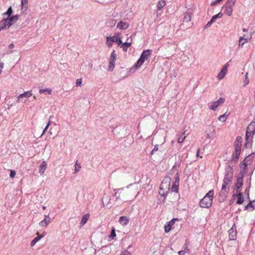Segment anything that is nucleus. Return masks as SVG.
Here are the masks:
<instances>
[{"instance_id":"obj_62","label":"nucleus","mask_w":255,"mask_h":255,"mask_svg":"<svg viewBox=\"0 0 255 255\" xmlns=\"http://www.w3.org/2000/svg\"><path fill=\"white\" fill-rule=\"evenodd\" d=\"M160 190H162L163 189V187L160 186Z\"/></svg>"},{"instance_id":"obj_15","label":"nucleus","mask_w":255,"mask_h":255,"mask_svg":"<svg viewBox=\"0 0 255 255\" xmlns=\"http://www.w3.org/2000/svg\"><path fill=\"white\" fill-rule=\"evenodd\" d=\"M130 40L129 41H127L122 44L121 47L123 48V51L125 52H127L128 48L131 45V42L132 40L131 36H130Z\"/></svg>"},{"instance_id":"obj_53","label":"nucleus","mask_w":255,"mask_h":255,"mask_svg":"<svg viewBox=\"0 0 255 255\" xmlns=\"http://www.w3.org/2000/svg\"><path fill=\"white\" fill-rule=\"evenodd\" d=\"M213 23H214V22H213V21H212V20H210V21H209L207 23V24H206V27H209V26H211V25Z\"/></svg>"},{"instance_id":"obj_9","label":"nucleus","mask_w":255,"mask_h":255,"mask_svg":"<svg viewBox=\"0 0 255 255\" xmlns=\"http://www.w3.org/2000/svg\"><path fill=\"white\" fill-rule=\"evenodd\" d=\"M229 239L230 240H235L237 236V231L235 225H234L229 230Z\"/></svg>"},{"instance_id":"obj_61","label":"nucleus","mask_w":255,"mask_h":255,"mask_svg":"<svg viewBox=\"0 0 255 255\" xmlns=\"http://www.w3.org/2000/svg\"><path fill=\"white\" fill-rule=\"evenodd\" d=\"M159 4V3L158 2L157 4V6L158 7V9L159 8V6H158V5Z\"/></svg>"},{"instance_id":"obj_51","label":"nucleus","mask_w":255,"mask_h":255,"mask_svg":"<svg viewBox=\"0 0 255 255\" xmlns=\"http://www.w3.org/2000/svg\"><path fill=\"white\" fill-rule=\"evenodd\" d=\"M222 0H215L214 1H213L212 3H211V5H216V4H217L218 3L220 2V1H221Z\"/></svg>"},{"instance_id":"obj_38","label":"nucleus","mask_w":255,"mask_h":255,"mask_svg":"<svg viewBox=\"0 0 255 255\" xmlns=\"http://www.w3.org/2000/svg\"><path fill=\"white\" fill-rule=\"evenodd\" d=\"M165 180H166L165 182H168V183L166 184V187H165V189L167 190L166 191V192H167L169 190V186H170L169 180H170V179L168 178H167L165 179Z\"/></svg>"},{"instance_id":"obj_23","label":"nucleus","mask_w":255,"mask_h":255,"mask_svg":"<svg viewBox=\"0 0 255 255\" xmlns=\"http://www.w3.org/2000/svg\"><path fill=\"white\" fill-rule=\"evenodd\" d=\"M185 131H184L180 133V134L179 135V137L178 138V142L179 143L183 142L184 139H185L186 136L185 135Z\"/></svg>"},{"instance_id":"obj_2","label":"nucleus","mask_w":255,"mask_h":255,"mask_svg":"<svg viewBox=\"0 0 255 255\" xmlns=\"http://www.w3.org/2000/svg\"><path fill=\"white\" fill-rule=\"evenodd\" d=\"M233 178V174L232 173H229L227 172L226 174L224 180L223 184L222 186V189L220 192L221 194H223L225 196L228 192L230 185L232 182Z\"/></svg>"},{"instance_id":"obj_12","label":"nucleus","mask_w":255,"mask_h":255,"mask_svg":"<svg viewBox=\"0 0 255 255\" xmlns=\"http://www.w3.org/2000/svg\"><path fill=\"white\" fill-rule=\"evenodd\" d=\"M209 129L210 132L207 134L206 137L210 139H213L216 136L215 128L214 127H212L209 128Z\"/></svg>"},{"instance_id":"obj_50","label":"nucleus","mask_w":255,"mask_h":255,"mask_svg":"<svg viewBox=\"0 0 255 255\" xmlns=\"http://www.w3.org/2000/svg\"><path fill=\"white\" fill-rule=\"evenodd\" d=\"M165 4V1L164 0H160V8L163 7Z\"/></svg>"},{"instance_id":"obj_1","label":"nucleus","mask_w":255,"mask_h":255,"mask_svg":"<svg viewBox=\"0 0 255 255\" xmlns=\"http://www.w3.org/2000/svg\"><path fill=\"white\" fill-rule=\"evenodd\" d=\"M214 190H210L206 195L200 200V206L202 208H208L212 204Z\"/></svg>"},{"instance_id":"obj_7","label":"nucleus","mask_w":255,"mask_h":255,"mask_svg":"<svg viewBox=\"0 0 255 255\" xmlns=\"http://www.w3.org/2000/svg\"><path fill=\"white\" fill-rule=\"evenodd\" d=\"M32 95L31 91H28L24 92L23 93L20 94L16 100L17 103L21 102H25L27 99Z\"/></svg>"},{"instance_id":"obj_22","label":"nucleus","mask_w":255,"mask_h":255,"mask_svg":"<svg viewBox=\"0 0 255 255\" xmlns=\"http://www.w3.org/2000/svg\"><path fill=\"white\" fill-rule=\"evenodd\" d=\"M237 197H238V200L237 201V204H242L244 201V198L243 197V193H239V194H238Z\"/></svg>"},{"instance_id":"obj_20","label":"nucleus","mask_w":255,"mask_h":255,"mask_svg":"<svg viewBox=\"0 0 255 255\" xmlns=\"http://www.w3.org/2000/svg\"><path fill=\"white\" fill-rule=\"evenodd\" d=\"M89 218V215L88 214H86L83 215L81 221L80 223L81 226H83L87 222Z\"/></svg>"},{"instance_id":"obj_46","label":"nucleus","mask_w":255,"mask_h":255,"mask_svg":"<svg viewBox=\"0 0 255 255\" xmlns=\"http://www.w3.org/2000/svg\"><path fill=\"white\" fill-rule=\"evenodd\" d=\"M120 255H131L130 252L128 251L123 252Z\"/></svg>"},{"instance_id":"obj_47","label":"nucleus","mask_w":255,"mask_h":255,"mask_svg":"<svg viewBox=\"0 0 255 255\" xmlns=\"http://www.w3.org/2000/svg\"><path fill=\"white\" fill-rule=\"evenodd\" d=\"M187 253V251L186 250H182L178 252L179 255H185V253Z\"/></svg>"},{"instance_id":"obj_40","label":"nucleus","mask_w":255,"mask_h":255,"mask_svg":"<svg viewBox=\"0 0 255 255\" xmlns=\"http://www.w3.org/2000/svg\"><path fill=\"white\" fill-rule=\"evenodd\" d=\"M116 23V20L115 19H111L109 21L110 26L111 27L114 26Z\"/></svg>"},{"instance_id":"obj_19","label":"nucleus","mask_w":255,"mask_h":255,"mask_svg":"<svg viewBox=\"0 0 255 255\" xmlns=\"http://www.w3.org/2000/svg\"><path fill=\"white\" fill-rule=\"evenodd\" d=\"M47 168V163L45 161H42L39 166V172L43 174Z\"/></svg>"},{"instance_id":"obj_17","label":"nucleus","mask_w":255,"mask_h":255,"mask_svg":"<svg viewBox=\"0 0 255 255\" xmlns=\"http://www.w3.org/2000/svg\"><path fill=\"white\" fill-rule=\"evenodd\" d=\"M178 187H179V178L177 177L175 179V181L171 187V191L173 192L177 193L178 192Z\"/></svg>"},{"instance_id":"obj_58","label":"nucleus","mask_w":255,"mask_h":255,"mask_svg":"<svg viewBox=\"0 0 255 255\" xmlns=\"http://www.w3.org/2000/svg\"><path fill=\"white\" fill-rule=\"evenodd\" d=\"M160 195H162V196H165V194L164 193H160Z\"/></svg>"},{"instance_id":"obj_30","label":"nucleus","mask_w":255,"mask_h":255,"mask_svg":"<svg viewBox=\"0 0 255 255\" xmlns=\"http://www.w3.org/2000/svg\"><path fill=\"white\" fill-rule=\"evenodd\" d=\"M223 15V13L221 12H219L218 14H216L212 16L211 18L212 21L214 22L218 18H221Z\"/></svg>"},{"instance_id":"obj_16","label":"nucleus","mask_w":255,"mask_h":255,"mask_svg":"<svg viewBox=\"0 0 255 255\" xmlns=\"http://www.w3.org/2000/svg\"><path fill=\"white\" fill-rule=\"evenodd\" d=\"M129 26V24L127 22H125L122 21L118 23L117 27L119 29L125 30L127 29Z\"/></svg>"},{"instance_id":"obj_44","label":"nucleus","mask_w":255,"mask_h":255,"mask_svg":"<svg viewBox=\"0 0 255 255\" xmlns=\"http://www.w3.org/2000/svg\"><path fill=\"white\" fill-rule=\"evenodd\" d=\"M158 145H155L154 146V148H153V149L151 152V154L152 155L155 151H158Z\"/></svg>"},{"instance_id":"obj_35","label":"nucleus","mask_w":255,"mask_h":255,"mask_svg":"<svg viewBox=\"0 0 255 255\" xmlns=\"http://www.w3.org/2000/svg\"><path fill=\"white\" fill-rule=\"evenodd\" d=\"M115 68V63L109 62V66L108 67V70L109 71H113Z\"/></svg>"},{"instance_id":"obj_57","label":"nucleus","mask_w":255,"mask_h":255,"mask_svg":"<svg viewBox=\"0 0 255 255\" xmlns=\"http://www.w3.org/2000/svg\"><path fill=\"white\" fill-rule=\"evenodd\" d=\"M184 250L187 251V252L189 251V250H188V247L187 246L185 247V249H184Z\"/></svg>"},{"instance_id":"obj_14","label":"nucleus","mask_w":255,"mask_h":255,"mask_svg":"<svg viewBox=\"0 0 255 255\" xmlns=\"http://www.w3.org/2000/svg\"><path fill=\"white\" fill-rule=\"evenodd\" d=\"M46 233L45 232H43L41 235H39L38 233H37L38 236L35 238L31 242V246H33L34 245L39 241L42 238L46 235Z\"/></svg>"},{"instance_id":"obj_59","label":"nucleus","mask_w":255,"mask_h":255,"mask_svg":"<svg viewBox=\"0 0 255 255\" xmlns=\"http://www.w3.org/2000/svg\"><path fill=\"white\" fill-rule=\"evenodd\" d=\"M163 181H164V180H163V181H162V183H161V186H162V187L163 186V184H164Z\"/></svg>"},{"instance_id":"obj_39","label":"nucleus","mask_w":255,"mask_h":255,"mask_svg":"<svg viewBox=\"0 0 255 255\" xmlns=\"http://www.w3.org/2000/svg\"><path fill=\"white\" fill-rule=\"evenodd\" d=\"M82 78L77 79L76 82V84L77 86H81L82 85Z\"/></svg>"},{"instance_id":"obj_37","label":"nucleus","mask_w":255,"mask_h":255,"mask_svg":"<svg viewBox=\"0 0 255 255\" xmlns=\"http://www.w3.org/2000/svg\"><path fill=\"white\" fill-rule=\"evenodd\" d=\"M12 13V7L11 6H10L7 11L5 13V14H7L8 15V16H10Z\"/></svg>"},{"instance_id":"obj_63","label":"nucleus","mask_w":255,"mask_h":255,"mask_svg":"<svg viewBox=\"0 0 255 255\" xmlns=\"http://www.w3.org/2000/svg\"><path fill=\"white\" fill-rule=\"evenodd\" d=\"M129 39H130V37H129L128 38V39H127V41H130Z\"/></svg>"},{"instance_id":"obj_42","label":"nucleus","mask_w":255,"mask_h":255,"mask_svg":"<svg viewBox=\"0 0 255 255\" xmlns=\"http://www.w3.org/2000/svg\"><path fill=\"white\" fill-rule=\"evenodd\" d=\"M253 202H255V201H254L253 202H250L246 207V209H248L249 208H254V205H253Z\"/></svg>"},{"instance_id":"obj_36","label":"nucleus","mask_w":255,"mask_h":255,"mask_svg":"<svg viewBox=\"0 0 255 255\" xmlns=\"http://www.w3.org/2000/svg\"><path fill=\"white\" fill-rule=\"evenodd\" d=\"M50 125V121H49L47 124V125H46V126L45 127V128L44 129V130H43V132L41 135V136H42L43 135H44L45 134V133L46 132V131H47V129L48 128L49 126Z\"/></svg>"},{"instance_id":"obj_55","label":"nucleus","mask_w":255,"mask_h":255,"mask_svg":"<svg viewBox=\"0 0 255 255\" xmlns=\"http://www.w3.org/2000/svg\"><path fill=\"white\" fill-rule=\"evenodd\" d=\"M199 152H200V149H199L198 150H197V152L196 153V156L197 157H199Z\"/></svg>"},{"instance_id":"obj_18","label":"nucleus","mask_w":255,"mask_h":255,"mask_svg":"<svg viewBox=\"0 0 255 255\" xmlns=\"http://www.w3.org/2000/svg\"><path fill=\"white\" fill-rule=\"evenodd\" d=\"M119 222L123 226L127 225L129 222V219L127 217L122 216L119 219Z\"/></svg>"},{"instance_id":"obj_52","label":"nucleus","mask_w":255,"mask_h":255,"mask_svg":"<svg viewBox=\"0 0 255 255\" xmlns=\"http://www.w3.org/2000/svg\"><path fill=\"white\" fill-rule=\"evenodd\" d=\"M3 68V63L2 62H0V74L1 73Z\"/></svg>"},{"instance_id":"obj_25","label":"nucleus","mask_w":255,"mask_h":255,"mask_svg":"<svg viewBox=\"0 0 255 255\" xmlns=\"http://www.w3.org/2000/svg\"><path fill=\"white\" fill-rule=\"evenodd\" d=\"M19 16L18 15H13L11 17H10L9 18H8V21L10 22V23H12V24L16 22L18 19Z\"/></svg>"},{"instance_id":"obj_28","label":"nucleus","mask_w":255,"mask_h":255,"mask_svg":"<svg viewBox=\"0 0 255 255\" xmlns=\"http://www.w3.org/2000/svg\"><path fill=\"white\" fill-rule=\"evenodd\" d=\"M112 39H115V37H107V45L111 47L113 45V43L114 42V41H112Z\"/></svg>"},{"instance_id":"obj_56","label":"nucleus","mask_w":255,"mask_h":255,"mask_svg":"<svg viewBox=\"0 0 255 255\" xmlns=\"http://www.w3.org/2000/svg\"><path fill=\"white\" fill-rule=\"evenodd\" d=\"M245 193L247 194L248 195H249V191L248 189H247L245 191Z\"/></svg>"},{"instance_id":"obj_43","label":"nucleus","mask_w":255,"mask_h":255,"mask_svg":"<svg viewBox=\"0 0 255 255\" xmlns=\"http://www.w3.org/2000/svg\"><path fill=\"white\" fill-rule=\"evenodd\" d=\"M28 0H21V8L23 9L24 5L28 3Z\"/></svg>"},{"instance_id":"obj_13","label":"nucleus","mask_w":255,"mask_h":255,"mask_svg":"<svg viewBox=\"0 0 255 255\" xmlns=\"http://www.w3.org/2000/svg\"><path fill=\"white\" fill-rule=\"evenodd\" d=\"M243 184V179L242 177H240L237 179V181L235 183V188L237 192H239L240 189L242 188Z\"/></svg>"},{"instance_id":"obj_60","label":"nucleus","mask_w":255,"mask_h":255,"mask_svg":"<svg viewBox=\"0 0 255 255\" xmlns=\"http://www.w3.org/2000/svg\"><path fill=\"white\" fill-rule=\"evenodd\" d=\"M243 31L244 32H247V30L246 29H243Z\"/></svg>"},{"instance_id":"obj_48","label":"nucleus","mask_w":255,"mask_h":255,"mask_svg":"<svg viewBox=\"0 0 255 255\" xmlns=\"http://www.w3.org/2000/svg\"><path fill=\"white\" fill-rule=\"evenodd\" d=\"M110 236L112 238H114L116 236V233H115V229H113L112 230Z\"/></svg>"},{"instance_id":"obj_5","label":"nucleus","mask_w":255,"mask_h":255,"mask_svg":"<svg viewBox=\"0 0 255 255\" xmlns=\"http://www.w3.org/2000/svg\"><path fill=\"white\" fill-rule=\"evenodd\" d=\"M255 133V122H252L247 127L246 131V139L247 142L249 139H251L254 134Z\"/></svg>"},{"instance_id":"obj_33","label":"nucleus","mask_w":255,"mask_h":255,"mask_svg":"<svg viewBox=\"0 0 255 255\" xmlns=\"http://www.w3.org/2000/svg\"><path fill=\"white\" fill-rule=\"evenodd\" d=\"M248 73L247 72L246 73V75H245V80L244 81V86L245 87L249 83V79L248 78Z\"/></svg>"},{"instance_id":"obj_10","label":"nucleus","mask_w":255,"mask_h":255,"mask_svg":"<svg viewBox=\"0 0 255 255\" xmlns=\"http://www.w3.org/2000/svg\"><path fill=\"white\" fill-rule=\"evenodd\" d=\"M228 64H226L225 66L222 69L219 74L217 76V78L219 80H221L225 77L227 72V67Z\"/></svg>"},{"instance_id":"obj_26","label":"nucleus","mask_w":255,"mask_h":255,"mask_svg":"<svg viewBox=\"0 0 255 255\" xmlns=\"http://www.w3.org/2000/svg\"><path fill=\"white\" fill-rule=\"evenodd\" d=\"M191 14L190 13L188 12L185 14L184 18H183V21L184 22H189L191 20Z\"/></svg>"},{"instance_id":"obj_27","label":"nucleus","mask_w":255,"mask_h":255,"mask_svg":"<svg viewBox=\"0 0 255 255\" xmlns=\"http://www.w3.org/2000/svg\"><path fill=\"white\" fill-rule=\"evenodd\" d=\"M247 41V39L245 38L244 36L241 37L239 39V47H242L245 44V42Z\"/></svg>"},{"instance_id":"obj_29","label":"nucleus","mask_w":255,"mask_h":255,"mask_svg":"<svg viewBox=\"0 0 255 255\" xmlns=\"http://www.w3.org/2000/svg\"><path fill=\"white\" fill-rule=\"evenodd\" d=\"M39 92L40 94L44 93L46 92L48 95H51L52 94V89L49 88H46L44 89H40L39 90Z\"/></svg>"},{"instance_id":"obj_6","label":"nucleus","mask_w":255,"mask_h":255,"mask_svg":"<svg viewBox=\"0 0 255 255\" xmlns=\"http://www.w3.org/2000/svg\"><path fill=\"white\" fill-rule=\"evenodd\" d=\"M235 2L229 0H227L224 6L223 7L224 9V13L230 16L233 13V7L235 4Z\"/></svg>"},{"instance_id":"obj_34","label":"nucleus","mask_w":255,"mask_h":255,"mask_svg":"<svg viewBox=\"0 0 255 255\" xmlns=\"http://www.w3.org/2000/svg\"><path fill=\"white\" fill-rule=\"evenodd\" d=\"M81 168V166L80 164L78 163V161H76V164L75 165V172H79Z\"/></svg>"},{"instance_id":"obj_31","label":"nucleus","mask_w":255,"mask_h":255,"mask_svg":"<svg viewBox=\"0 0 255 255\" xmlns=\"http://www.w3.org/2000/svg\"><path fill=\"white\" fill-rule=\"evenodd\" d=\"M112 41L116 42L118 45H120L123 43L121 38L118 36L115 37V39H112Z\"/></svg>"},{"instance_id":"obj_41","label":"nucleus","mask_w":255,"mask_h":255,"mask_svg":"<svg viewBox=\"0 0 255 255\" xmlns=\"http://www.w3.org/2000/svg\"><path fill=\"white\" fill-rule=\"evenodd\" d=\"M178 218H173L170 221H169L167 223H169V224H170L171 226H172L174 224L175 221H178Z\"/></svg>"},{"instance_id":"obj_49","label":"nucleus","mask_w":255,"mask_h":255,"mask_svg":"<svg viewBox=\"0 0 255 255\" xmlns=\"http://www.w3.org/2000/svg\"><path fill=\"white\" fill-rule=\"evenodd\" d=\"M240 167L241 168H243L244 170H246L247 167V164L245 163H243L241 164Z\"/></svg>"},{"instance_id":"obj_32","label":"nucleus","mask_w":255,"mask_h":255,"mask_svg":"<svg viewBox=\"0 0 255 255\" xmlns=\"http://www.w3.org/2000/svg\"><path fill=\"white\" fill-rule=\"evenodd\" d=\"M172 226L167 223L164 226V230L166 233H168L171 229Z\"/></svg>"},{"instance_id":"obj_64","label":"nucleus","mask_w":255,"mask_h":255,"mask_svg":"<svg viewBox=\"0 0 255 255\" xmlns=\"http://www.w3.org/2000/svg\"><path fill=\"white\" fill-rule=\"evenodd\" d=\"M247 144H248V143H246V146H247Z\"/></svg>"},{"instance_id":"obj_8","label":"nucleus","mask_w":255,"mask_h":255,"mask_svg":"<svg viewBox=\"0 0 255 255\" xmlns=\"http://www.w3.org/2000/svg\"><path fill=\"white\" fill-rule=\"evenodd\" d=\"M224 102L225 99L223 98H220L217 101L211 102V105L209 106V109L213 111H215L218 106L223 104Z\"/></svg>"},{"instance_id":"obj_21","label":"nucleus","mask_w":255,"mask_h":255,"mask_svg":"<svg viewBox=\"0 0 255 255\" xmlns=\"http://www.w3.org/2000/svg\"><path fill=\"white\" fill-rule=\"evenodd\" d=\"M117 58V54H116L115 51L113 50L110 56L109 62L115 63Z\"/></svg>"},{"instance_id":"obj_3","label":"nucleus","mask_w":255,"mask_h":255,"mask_svg":"<svg viewBox=\"0 0 255 255\" xmlns=\"http://www.w3.org/2000/svg\"><path fill=\"white\" fill-rule=\"evenodd\" d=\"M242 139L241 136H238L235 141V152L232 154V160H237L239 159L241 150Z\"/></svg>"},{"instance_id":"obj_24","label":"nucleus","mask_w":255,"mask_h":255,"mask_svg":"<svg viewBox=\"0 0 255 255\" xmlns=\"http://www.w3.org/2000/svg\"><path fill=\"white\" fill-rule=\"evenodd\" d=\"M229 114H227V113H225L221 116H220L219 118H218V120L219 121H221V122H225L227 119H228V117H229Z\"/></svg>"},{"instance_id":"obj_54","label":"nucleus","mask_w":255,"mask_h":255,"mask_svg":"<svg viewBox=\"0 0 255 255\" xmlns=\"http://www.w3.org/2000/svg\"><path fill=\"white\" fill-rule=\"evenodd\" d=\"M13 47H14V45H13V44L11 43V44H10L9 45V48L12 49V48H13Z\"/></svg>"},{"instance_id":"obj_11","label":"nucleus","mask_w":255,"mask_h":255,"mask_svg":"<svg viewBox=\"0 0 255 255\" xmlns=\"http://www.w3.org/2000/svg\"><path fill=\"white\" fill-rule=\"evenodd\" d=\"M50 222L51 219L49 215H45L44 219L39 223V225L41 227H46Z\"/></svg>"},{"instance_id":"obj_4","label":"nucleus","mask_w":255,"mask_h":255,"mask_svg":"<svg viewBox=\"0 0 255 255\" xmlns=\"http://www.w3.org/2000/svg\"><path fill=\"white\" fill-rule=\"evenodd\" d=\"M150 54H151L150 50H144L142 52L140 58H139V59L138 60V61L136 62V64L135 65V68H139L142 65V64L144 62V61L147 60V59L148 58V57L150 55Z\"/></svg>"},{"instance_id":"obj_45","label":"nucleus","mask_w":255,"mask_h":255,"mask_svg":"<svg viewBox=\"0 0 255 255\" xmlns=\"http://www.w3.org/2000/svg\"><path fill=\"white\" fill-rule=\"evenodd\" d=\"M16 172L12 170H10V177L12 178H14Z\"/></svg>"}]
</instances>
